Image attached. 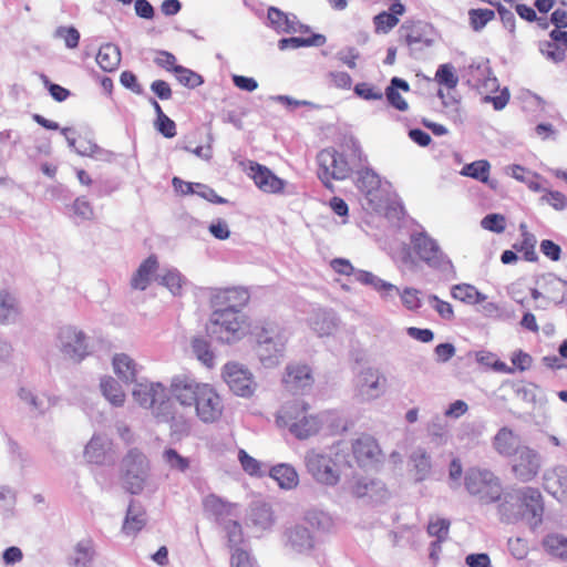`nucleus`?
<instances>
[{
    "label": "nucleus",
    "instance_id": "53",
    "mask_svg": "<svg viewBox=\"0 0 567 567\" xmlns=\"http://www.w3.org/2000/svg\"><path fill=\"white\" fill-rule=\"evenodd\" d=\"M193 352L197 359L203 362L206 367L210 368L214 365V353L210 350L209 343L203 338H195L192 342Z\"/></svg>",
    "mask_w": 567,
    "mask_h": 567
},
{
    "label": "nucleus",
    "instance_id": "27",
    "mask_svg": "<svg viewBox=\"0 0 567 567\" xmlns=\"http://www.w3.org/2000/svg\"><path fill=\"white\" fill-rule=\"evenodd\" d=\"M269 25L278 33H296L298 31H308L309 28L297 21L296 16H288L284 11L271 7L267 16Z\"/></svg>",
    "mask_w": 567,
    "mask_h": 567
},
{
    "label": "nucleus",
    "instance_id": "18",
    "mask_svg": "<svg viewBox=\"0 0 567 567\" xmlns=\"http://www.w3.org/2000/svg\"><path fill=\"white\" fill-rule=\"evenodd\" d=\"M205 384L190 377L178 375L172 379L169 392L182 406L193 408Z\"/></svg>",
    "mask_w": 567,
    "mask_h": 567
},
{
    "label": "nucleus",
    "instance_id": "34",
    "mask_svg": "<svg viewBox=\"0 0 567 567\" xmlns=\"http://www.w3.org/2000/svg\"><path fill=\"white\" fill-rule=\"evenodd\" d=\"M354 277L358 282L373 288L378 293H380L382 298L392 297L393 295H399L400 292L396 286L381 279L370 271L358 270L354 272Z\"/></svg>",
    "mask_w": 567,
    "mask_h": 567
},
{
    "label": "nucleus",
    "instance_id": "32",
    "mask_svg": "<svg viewBox=\"0 0 567 567\" xmlns=\"http://www.w3.org/2000/svg\"><path fill=\"white\" fill-rule=\"evenodd\" d=\"M115 374L125 383L136 382L142 367L126 353H116L112 360Z\"/></svg>",
    "mask_w": 567,
    "mask_h": 567
},
{
    "label": "nucleus",
    "instance_id": "26",
    "mask_svg": "<svg viewBox=\"0 0 567 567\" xmlns=\"http://www.w3.org/2000/svg\"><path fill=\"white\" fill-rule=\"evenodd\" d=\"M96 558V546L91 537L79 540L68 557L70 567H92Z\"/></svg>",
    "mask_w": 567,
    "mask_h": 567
},
{
    "label": "nucleus",
    "instance_id": "46",
    "mask_svg": "<svg viewBox=\"0 0 567 567\" xmlns=\"http://www.w3.org/2000/svg\"><path fill=\"white\" fill-rule=\"evenodd\" d=\"M303 518L312 528L322 533H328L333 527V519L330 514L316 507L307 509Z\"/></svg>",
    "mask_w": 567,
    "mask_h": 567
},
{
    "label": "nucleus",
    "instance_id": "2",
    "mask_svg": "<svg viewBox=\"0 0 567 567\" xmlns=\"http://www.w3.org/2000/svg\"><path fill=\"white\" fill-rule=\"evenodd\" d=\"M132 395L140 406L151 409L158 421L171 423L173 433H188V423L176 415L174 402L162 383L147 380L136 382Z\"/></svg>",
    "mask_w": 567,
    "mask_h": 567
},
{
    "label": "nucleus",
    "instance_id": "23",
    "mask_svg": "<svg viewBox=\"0 0 567 567\" xmlns=\"http://www.w3.org/2000/svg\"><path fill=\"white\" fill-rule=\"evenodd\" d=\"M286 388L292 393L305 392L313 383L311 370L305 364H289L284 377Z\"/></svg>",
    "mask_w": 567,
    "mask_h": 567
},
{
    "label": "nucleus",
    "instance_id": "41",
    "mask_svg": "<svg viewBox=\"0 0 567 567\" xmlns=\"http://www.w3.org/2000/svg\"><path fill=\"white\" fill-rule=\"evenodd\" d=\"M156 269H157V259L154 256H150L147 259H145L140 265V267L133 275L132 280H131V286L134 289L145 290L148 287Z\"/></svg>",
    "mask_w": 567,
    "mask_h": 567
},
{
    "label": "nucleus",
    "instance_id": "56",
    "mask_svg": "<svg viewBox=\"0 0 567 567\" xmlns=\"http://www.w3.org/2000/svg\"><path fill=\"white\" fill-rule=\"evenodd\" d=\"M415 471L416 478L419 481L424 480L431 470V458L427 453L423 450L415 451L411 456Z\"/></svg>",
    "mask_w": 567,
    "mask_h": 567
},
{
    "label": "nucleus",
    "instance_id": "4",
    "mask_svg": "<svg viewBox=\"0 0 567 567\" xmlns=\"http://www.w3.org/2000/svg\"><path fill=\"white\" fill-rule=\"evenodd\" d=\"M308 410V404L301 401L287 402L278 411L276 422L278 426L287 427L296 439L307 440L317 435L333 417L329 411L311 414Z\"/></svg>",
    "mask_w": 567,
    "mask_h": 567
},
{
    "label": "nucleus",
    "instance_id": "24",
    "mask_svg": "<svg viewBox=\"0 0 567 567\" xmlns=\"http://www.w3.org/2000/svg\"><path fill=\"white\" fill-rule=\"evenodd\" d=\"M351 493L358 498H368L371 502H382L388 496L385 485L378 480L360 477L351 486Z\"/></svg>",
    "mask_w": 567,
    "mask_h": 567
},
{
    "label": "nucleus",
    "instance_id": "44",
    "mask_svg": "<svg viewBox=\"0 0 567 567\" xmlns=\"http://www.w3.org/2000/svg\"><path fill=\"white\" fill-rule=\"evenodd\" d=\"M100 389L103 396L114 406H122L125 402V393L120 383L112 377L101 379Z\"/></svg>",
    "mask_w": 567,
    "mask_h": 567
},
{
    "label": "nucleus",
    "instance_id": "21",
    "mask_svg": "<svg viewBox=\"0 0 567 567\" xmlns=\"http://www.w3.org/2000/svg\"><path fill=\"white\" fill-rule=\"evenodd\" d=\"M467 82L482 90V93H493L498 89V81L492 74L487 60L470 64L467 69Z\"/></svg>",
    "mask_w": 567,
    "mask_h": 567
},
{
    "label": "nucleus",
    "instance_id": "42",
    "mask_svg": "<svg viewBox=\"0 0 567 567\" xmlns=\"http://www.w3.org/2000/svg\"><path fill=\"white\" fill-rule=\"evenodd\" d=\"M270 475L276 480L281 488L293 489L299 484V475L296 468L290 464H278L275 465Z\"/></svg>",
    "mask_w": 567,
    "mask_h": 567
},
{
    "label": "nucleus",
    "instance_id": "38",
    "mask_svg": "<svg viewBox=\"0 0 567 567\" xmlns=\"http://www.w3.org/2000/svg\"><path fill=\"white\" fill-rule=\"evenodd\" d=\"M145 511L138 504L131 502L122 526V532L127 536H134L145 526Z\"/></svg>",
    "mask_w": 567,
    "mask_h": 567
},
{
    "label": "nucleus",
    "instance_id": "54",
    "mask_svg": "<svg viewBox=\"0 0 567 567\" xmlns=\"http://www.w3.org/2000/svg\"><path fill=\"white\" fill-rule=\"evenodd\" d=\"M435 80L447 89H454L458 83V78L455 75L454 66L450 63L441 64L437 68Z\"/></svg>",
    "mask_w": 567,
    "mask_h": 567
},
{
    "label": "nucleus",
    "instance_id": "37",
    "mask_svg": "<svg viewBox=\"0 0 567 567\" xmlns=\"http://www.w3.org/2000/svg\"><path fill=\"white\" fill-rule=\"evenodd\" d=\"M174 187L185 186L186 189H182L183 195L188 194H196L199 197L214 203V204H226L227 199L224 197H220L215 193V190L207 185L200 184V183H187L178 177H174L173 181Z\"/></svg>",
    "mask_w": 567,
    "mask_h": 567
},
{
    "label": "nucleus",
    "instance_id": "49",
    "mask_svg": "<svg viewBox=\"0 0 567 567\" xmlns=\"http://www.w3.org/2000/svg\"><path fill=\"white\" fill-rule=\"evenodd\" d=\"M489 169V163L485 159H480L464 165L461 171V175L472 177L482 183H487Z\"/></svg>",
    "mask_w": 567,
    "mask_h": 567
},
{
    "label": "nucleus",
    "instance_id": "8",
    "mask_svg": "<svg viewBox=\"0 0 567 567\" xmlns=\"http://www.w3.org/2000/svg\"><path fill=\"white\" fill-rule=\"evenodd\" d=\"M54 346L63 359L72 363H80L92 353L90 337L72 324L59 328Z\"/></svg>",
    "mask_w": 567,
    "mask_h": 567
},
{
    "label": "nucleus",
    "instance_id": "28",
    "mask_svg": "<svg viewBox=\"0 0 567 567\" xmlns=\"http://www.w3.org/2000/svg\"><path fill=\"white\" fill-rule=\"evenodd\" d=\"M249 300L247 290L243 288H229L216 293L213 298L214 308L231 309L234 311H241Z\"/></svg>",
    "mask_w": 567,
    "mask_h": 567
},
{
    "label": "nucleus",
    "instance_id": "45",
    "mask_svg": "<svg viewBox=\"0 0 567 567\" xmlns=\"http://www.w3.org/2000/svg\"><path fill=\"white\" fill-rule=\"evenodd\" d=\"M451 295L454 299H457L467 305H478L484 302L487 297L478 291L473 285L458 284L452 287Z\"/></svg>",
    "mask_w": 567,
    "mask_h": 567
},
{
    "label": "nucleus",
    "instance_id": "16",
    "mask_svg": "<svg viewBox=\"0 0 567 567\" xmlns=\"http://www.w3.org/2000/svg\"><path fill=\"white\" fill-rule=\"evenodd\" d=\"M357 187L365 195L370 208L381 213L386 208V199L380 189V177L370 168L358 173Z\"/></svg>",
    "mask_w": 567,
    "mask_h": 567
},
{
    "label": "nucleus",
    "instance_id": "64",
    "mask_svg": "<svg viewBox=\"0 0 567 567\" xmlns=\"http://www.w3.org/2000/svg\"><path fill=\"white\" fill-rule=\"evenodd\" d=\"M481 226L486 230L501 234L505 230V217L501 214H488L481 220Z\"/></svg>",
    "mask_w": 567,
    "mask_h": 567
},
{
    "label": "nucleus",
    "instance_id": "14",
    "mask_svg": "<svg viewBox=\"0 0 567 567\" xmlns=\"http://www.w3.org/2000/svg\"><path fill=\"white\" fill-rule=\"evenodd\" d=\"M193 408L202 422L214 423L220 419L224 405L221 398L215 389L206 383L202 388Z\"/></svg>",
    "mask_w": 567,
    "mask_h": 567
},
{
    "label": "nucleus",
    "instance_id": "60",
    "mask_svg": "<svg viewBox=\"0 0 567 567\" xmlns=\"http://www.w3.org/2000/svg\"><path fill=\"white\" fill-rule=\"evenodd\" d=\"M54 37L62 39L69 49H75L79 45L80 32L74 27H59L54 31Z\"/></svg>",
    "mask_w": 567,
    "mask_h": 567
},
{
    "label": "nucleus",
    "instance_id": "15",
    "mask_svg": "<svg viewBox=\"0 0 567 567\" xmlns=\"http://www.w3.org/2000/svg\"><path fill=\"white\" fill-rule=\"evenodd\" d=\"M515 455L512 463L514 476L523 483L533 481L542 467V457L538 452L528 446H522Z\"/></svg>",
    "mask_w": 567,
    "mask_h": 567
},
{
    "label": "nucleus",
    "instance_id": "35",
    "mask_svg": "<svg viewBox=\"0 0 567 567\" xmlns=\"http://www.w3.org/2000/svg\"><path fill=\"white\" fill-rule=\"evenodd\" d=\"M20 306L16 295L8 289L0 290V323L12 324L18 321Z\"/></svg>",
    "mask_w": 567,
    "mask_h": 567
},
{
    "label": "nucleus",
    "instance_id": "22",
    "mask_svg": "<svg viewBox=\"0 0 567 567\" xmlns=\"http://www.w3.org/2000/svg\"><path fill=\"white\" fill-rule=\"evenodd\" d=\"M544 487L558 502L567 504V467L555 466L544 473Z\"/></svg>",
    "mask_w": 567,
    "mask_h": 567
},
{
    "label": "nucleus",
    "instance_id": "29",
    "mask_svg": "<svg viewBox=\"0 0 567 567\" xmlns=\"http://www.w3.org/2000/svg\"><path fill=\"white\" fill-rule=\"evenodd\" d=\"M247 525L259 530L269 529L275 523L271 506L265 502H254L250 504L246 517Z\"/></svg>",
    "mask_w": 567,
    "mask_h": 567
},
{
    "label": "nucleus",
    "instance_id": "19",
    "mask_svg": "<svg viewBox=\"0 0 567 567\" xmlns=\"http://www.w3.org/2000/svg\"><path fill=\"white\" fill-rule=\"evenodd\" d=\"M247 174L264 193L281 194L285 189L286 181L275 175L267 166L256 162H249Z\"/></svg>",
    "mask_w": 567,
    "mask_h": 567
},
{
    "label": "nucleus",
    "instance_id": "57",
    "mask_svg": "<svg viewBox=\"0 0 567 567\" xmlns=\"http://www.w3.org/2000/svg\"><path fill=\"white\" fill-rule=\"evenodd\" d=\"M537 239L533 234H525V238H523L520 244H515L514 248L523 252L524 259L530 262H535L538 260V255L536 254L535 246Z\"/></svg>",
    "mask_w": 567,
    "mask_h": 567
},
{
    "label": "nucleus",
    "instance_id": "10",
    "mask_svg": "<svg viewBox=\"0 0 567 567\" xmlns=\"http://www.w3.org/2000/svg\"><path fill=\"white\" fill-rule=\"evenodd\" d=\"M388 385L384 373L375 367H364L353 378V396L361 403L381 398Z\"/></svg>",
    "mask_w": 567,
    "mask_h": 567
},
{
    "label": "nucleus",
    "instance_id": "20",
    "mask_svg": "<svg viewBox=\"0 0 567 567\" xmlns=\"http://www.w3.org/2000/svg\"><path fill=\"white\" fill-rule=\"evenodd\" d=\"M427 29L429 25L421 21H405L399 29L400 40L410 48L412 53L430 48L434 41L427 37Z\"/></svg>",
    "mask_w": 567,
    "mask_h": 567
},
{
    "label": "nucleus",
    "instance_id": "5",
    "mask_svg": "<svg viewBox=\"0 0 567 567\" xmlns=\"http://www.w3.org/2000/svg\"><path fill=\"white\" fill-rule=\"evenodd\" d=\"M255 352L262 367L267 369L279 365L286 355L288 332L275 321H264L254 327Z\"/></svg>",
    "mask_w": 567,
    "mask_h": 567
},
{
    "label": "nucleus",
    "instance_id": "31",
    "mask_svg": "<svg viewBox=\"0 0 567 567\" xmlns=\"http://www.w3.org/2000/svg\"><path fill=\"white\" fill-rule=\"evenodd\" d=\"M519 444V436L506 426L499 429L493 439L494 450L505 457L516 454L522 447Z\"/></svg>",
    "mask_w": 567,
    "mask_h": 567
},
{
    "label": "nucleus",
    "instance_id": "30",
    "mask_svg": "<svg viewBox=\"0 0 567 567\" xmlns=\"http://www.w3.org/2000/svg\"><path fill=\"white\" fill-rule=\"evenodd\" d=\"M286 545L296 553H307L315 546V539L310 530L296 525L286 530Z\"/></svg>",
    "mask_w": 567,
    "mask_h": 567
},
{
    "label": "nucleus",
    "instance_id": "25",
    "mask_svg": "<svg viewBox=\"0 0 567 567\" xmlns=\"http://www.w3.org/2000/svg\"><path fill=\"white\" fill-rule=\"evenodd\" d=\"M339 318L332 310L316 309L309 318V326L319 336H331L339 327Z\"/></svg>",
    "mask_w": 567,
    "mask_h": 567
},
{
    "label": "nucleus",
    "instance_id": "9",
    "mask_svg": "<svg viewBox=\"0 0 567 567\" xmlns=\"http://www.w3.org/2000/svg\"><path fill=\"white\" fill-rule=\"evenodd\" d=\"M410 243L415 255L430 268L443 274L454 272L451 259L425 230L412 231Z\"/></svg>",
    "mask_w": 567,
    "mask_h": 567
},
{
    "label": "nucleus",
    "instance_id": "47",
    "mask_svg": "<svg viewBox=\"0 0 567 567\" xmlns=\"http://www.w3.org/2000/svg\"><path fill=\"white\" fill-rule=\"evenodd\" d=\"M543 545L549 555L567 561V536L553 533L544 538Z\"/></svg>",
    "mask_w": 567,
    "mask_h": 567
},
{
    "label": "nucleus",
    "instance_id": "33",
    "mask_svg": "<svg viewBox=\"0 0 567 567\" xmlns=\"http://www.w3.org/2000/svg\"><path fill=\"white\" fill-rule=\"evenodd\" d=\"M110 440L102 434H94L84 447V458L91 464H103L110 450Z\"/></svg>",
    "mask_w": 567,
    "mask_h": 567
},
{
    "label": "nucleus",
    "instance_id": "58",
    "mask_svg": "<svg viewBox=\"0 0 567 567\" xmlns=\"http://www.w3.org/2000/svg\"><path fill=\"white\" fill-rule=\"evenodd\" d=\"M470 22L475 31L482 30L487 22L494 19L495 13L491 9H471L468 11Z\"/></svg>",
    "mask_w": 567,
    "mask_h": 567
},
{
    "label": "nucleus",
    "instance_id": "52",
    "mask_svg": "<svg viewBox=\"0 0 567 567\" xmlns=\"http://www.w3.org/2000/svg\"><path fill=\"white\" fill-rule=\"evenodd\" d=\"M161 285L167 287L173 295H179L185 278L177 269H167L163 275L158 276Z\"/></svg>",
    "mask_w": 567,
    "mask_h": 567
},
{
    "label": "nucleus",
    "instance_id": "62",
    "mask_svg": "<svg viewBox=\"0 0 567 567\" xmlns=\"http://www.w3.org/2000/svg\"><path fill=\"white\" fill-rule=\"evenodd\" d=\"M223 524L230 548L239 546L243 543L241 525L237 520H226Z\"/></svg>",
    "mask_w": 567,
    "mask_h": 567
},
{
    "label": "nucleus",
    "instance_id": "7",
    "mask_svg": "<svg viewBox=\"0 0 567 567\" xmlns=\"http://www.w3.org/2000/svg\"><path fill=\"white\" fill-rule=\"evenodd\" d=\"M464 487L482 505L494 504L502 496V481L491 470L473 466L465 471Z\"/></svg>",
    "mask_w": 567,
    "mask_h": 567
},
{
    "label": "nucleus",
    "instance_id": "50",
    "mask_svg": "<svg viewBox=\"0 0 567 567\" xmlns=\"http://www.w3.org/2000/svg\"><path fill=\"white\" fill-rule=\"evenodd\" d=\"M18 395L24 403L29 404L33 411L40 414H43L51 405L49 398L38 395L27 388H21Z\"/></svg>",
    "mask_w": 567,
    "mask_h": 567
},
{
    "label": "nucleus",
    "instance_id": "40",
    "mask_svg": "<svg viewBox=\"0 0 567 567\" xmlns=\"http://www.w3.org/2000/svg\"><path fill=\"white\" fill-rule=\"evenodd\" d=\"M542 279L546 285L547 299L556 306L564 305L567 300V281L554 274L544 275Z\"/></svg>",
    "mask_w": 567,
    "mask_h": 567
},
{
    "label": "nucleus",
    "instance_id": "51",
    "mask_svg": "<svg viewBox=\"0 0 567 567\" xmlns=\"http://www.w3.org/2000/svg\"><path fill=\"white\" fill-rule=\"evenodd\" d=\"M162 458L172 471L185 473L190 466L189 458L182 456L176 450L171 447L163 451Z\"/></svg>",
    "mask_w": 567,
    "mask_h": 567
},
{
    "label": "nucleus",
    "instance_id": "61",
    "mask_svg": "<svg viewBox=\"0 0 567 567\" xmlns=\"http://www.w3.org/2000/svg\"><path fill=\"white\" fill-rule=\"evenodd\" d=\"M539 51L546 56L548 60H551L555 63L561 62L565 59V49L559 48L556 43H551L550 41H542L539 42Z\"/></svg>",
    "mask_w": 567,
    "mask_h": 567
},
{
    "label": "nucleus",
    "instance_id": "17",
    "mask_svg": "<svg viewBox=\"0 0 567 567\" xmlns=\"http://www.w3.org/2000/svg\"><path fill=\"white\" fill-rule=\"evenodd\" d=\"M352 454L358 465L363 468H371L382 461V452L377 440L367 434L352 442Z\"/></svg>",
    "mask_w": 567,
    "mask_h": 567
},
{
    "label": "nucleus",
    "instance_id": "39",
    "mask_svg": "<svg viewBox=\"0 0 567 567\" xmlns=\"http://www.w3.org/2000/svg\"><path fill=\"white\" fill-rule=\"evenodd\" d=\"M399 91L409 92L410 84L401 78H392L390 85L385 89V96L391 106L398 111L405 112L409 109L408 102L401 96Z\"/></svg>",
    "mask_w": 567,
    "mask_h": 567
},
{
    "label": "nucleus",
    "instance_id": "6",
    "mask_svg": "<svg viewBox=\"0 0 567 567\" xmlns=\"http://www.w3.org/2000/svg\"><path fill=\"white\" fill-rule=\"evenodd\" d=\"M247 329V317L241 311L221 308L214 309L206 326L208 336L224 343L240 340L246 334Z\"/></svg>",
    "mask_w": 567,
    "mask_h": 567
},
{
    "label": "nucleus",
    "instance_id": "59",
    "mask_svg": "<svg viewBox=\"0 0 567 567\" xmlns=\"http://www.w3.org/2000/svg\"><path fill=\"white\" fill-rule=\"evenodd\" d=\"M373 23L378 33L386 34L399 23V18L382 11L373 18Z\"/></svg>",
    "mask_w": 567,
    "mask_h": 567
},
{
    "label": "nucleus",
    "instance_id": "48",
    "mask_svg": "<svg viewBox=\"0 0 567 567\" xmlns=\"http://www.w3.org/2000/svg\"><path fill=\"white\" fill-rule=\"evenodd\" d=\"M326 43V37L322 34H312L309 38L292 37L282 38L278 41L279 50L298 49L302 47H321Z\"/></svg>",
    "mask_w": 567,
    "mask_h": 567
},
{
    "label": "nucleus",
    "instance_id": "1",
    "mask_svg": "<svg viewBox=\"0 0 567 567\" xmlns=\"http://www.w3.org/2000/svg\"><path fill=\"white\" fill-rule=\"evenodd\" d=\"M497 513L503 523L513 524L527 520L533 527L542 523L544 513L543 497L538 488L532 486L502 487L497 499Z\"/></svg>",
    "mask_w": 567,
    "mask_h": 567
},
{
    "label": "nucleus",
    "instance_id": "36",
    "mask_svg": "<svg viewBox=\"0 0 567 567\" xmlns=\"http://www.w3.org/2000/svg\"><path fill=\"white\" fill-rule=\"evenodd\" d=\"M203 508L206 515L223 524L228 516H231L234 505L223 501L220 497L210 494L204 497Z\"/></svg>",
    "mask_w": 567,
    "mask_h": 567
},
{
    "label": "nucleus",
    "instance_id": "55",
    "mask_svg": "<svg viewBox=\"0 0 567 567\" xmlns=\"http://www.w3.org/2000/svg\"><path fill=\"white\" fill-rule=\"evenodd\" d=\"M174 73L178 82L184 86L195 89L203 83V78L187 68L175 66Z\"/></svg>",
    "mask_w": 567,
    "mask_h": 567
},
{
    "label": "nucleus",
    "instance_id": "63",
    "mask_svg": "<svg viewBox=\"0 0 567 567\" xmlns=\"http://www.w3.org/2000/svg\"><path fill=\"white\" fill-rule=\"evenodd\" d=\"M72 209L74 215L81 220H92L94 218L93 207L84 196L78 197L74 200Z\"/></svg>",
    "mask_w": 567,
    "mask_h": 567
},
{
    "label": "nucleus",
    "instance_id": "43",
    "mask_svg": "<svg viewBox=\"0 0 567 567\" xmlns=\"http://www.w3.org/2000/svg\"><path fill=\"white\" fill-rule=\"evenodd\" d=\"M96 62L105 72L115 71L121 63V51L118 47L113 43L102 45L97 52Z\"/></svg>",
    "mask_w": 567,
    "mask_h": 567
},
{
    "label": "nucleus",
    "instance_id": "11",
    "mask_svg": "<svg viewBox=\"0 0 567 567\" xmlns=\"http://www.w3.org/2000/svg\"><path fill=\"white\" fill-rule=\"evenodd\" d=\"M318 177L322 184L332 190V179H346L351 173V166L344 156L333 148H324L317 155Z\"/></svg>",
    "mask_w": 567,
    "mask_h": 567
},
{
    "label": "nucleus",
    "instance_id": "12",
    "mask_svg": "<svg viewBox=\"0 0 567 567\" xmlns=\"http://www.w3.org/2000/svg\"><path fill=\"white\" fill-rule=\"evenodd\" d=\"M124 483L132 494H138L147 480L150 464L146 456L138 450L132 449L122 461Z\"/></svg>",
    "mask_w": 567,
    "mask_h": 567
},
{
    "label": "nucleus",
    "instance_id": "13",
    "mask_svg": "<svg viewBox=\"0 0 567 567\" xmlns=\"http://www.w3.org/2000/svg\"><path fill=\"white\" fill-rule=\"evenodd\" d=\"M223 378L229 389L238 396H251L257 386L251 372L239 363H227L224 367Z\"/></svg>",
    "mask_w": 567,
    "mask_h": 567
},
{
    "label": "nucleus",
    "instance_id": "3",
    "mask_svg": "<svg viewBox=\"0 0 567 567\" xmlns=\"http://www.w3.org/2000/svg\"><path fill=\"white\" fill-rule=\"evenodd\" d=\"M347 457V449L338 443L328 449H309L303 455V464L317 484L334 487L341 481L342 467L349 464Z\"/></svg>",
    "mask_w": 567,
    "mask_h": 567
}]
</instances>
